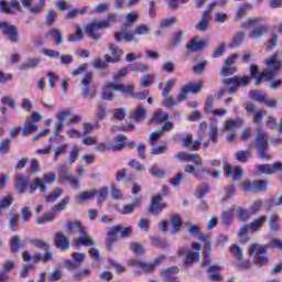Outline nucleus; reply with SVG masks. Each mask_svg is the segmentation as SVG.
<instances>
[{
  "label": "nucleus",
  "instance_id": "nucleus-1",
  "mask_svg": "<svg viewBox=\"0 0 282 282\" xmlns=\"http://www.w3.org/2000/svg\"><path fill=\"white\" fill-rule=\"evenodd\" d=\"M269 248L282 250V240L279 238H272L269 245H250L249 257H253V263L256 265H259V268H263V265H268V263L270 262V259L268 258V256H265Z\"/></svg>",
  "mask_w": 282,
  "mask_h": 282
},
{
  "label": "nucleus",
  "instance_id": "nucleus-2",
  "mask_svg": "<svg viewBox=\"0 0 282 282\" xmlns=\"http://www.w3.org/2000/svg\"><path fill=\"white\" fill-rule=\"evenodd\" d=\"M267 68L260 75H257L259 66L252 64L250 66V76L254 78L256 85H260L261 80L265 78V80H272V77L279 74V69H281V62L276 58V55L271 56L269 59L264 61Z\"/></svg>",
  "mask_w": 282,
  "mask_h": 282
},
{
  "label": "nucleus",
  "instance_id": "nucleus-3",
  "mask_svg": "<svg viewBox=\"0 0 282 282\" xmlns=\"http://www.w3.org/2000/svg\"><path fill=\"white\" fill-rule=\"evenodd\" d=\"M117 21H118V15L110 14L107 17L106 20L89 23L86 26L85 32L90 39H94L95 41H100V33H98L96 31L97 30H107V28H109V25H111V23H116Z\"/></svg>",
  "mask_w": 282,
  "mask_h": 282
},
{
  "label": "nucleus",
  "instance_id": "nucleus-4",
  "mask_svg": "<svg viewBox=\"0 0 282 282\" xmlns=\"http://www.w3.org/2000/svg\"><path fill=\"white\" fill-rule=\"evenodd\" d=\"M113 91H120L121 94H131V85L109 83L102 87L101 98L102 100H113Z\"/></svg>",
  "mask_w": 282,
  "mask_h": 282
},
{
  "label": "nucleus",
  "instance_id": "nucleus-5",
  "mask_svg": "<svg viewBox=\"0 0 282 282\" xmlns=\"http://www.w3.org/2000/svg\"><path fill=\"white\" fill-rule=\"evenodd\" d=\"M94 80V73H86L80 82L82 96L84 98H96V87L89 86Z\"/></svg>",
  "mask_w": 282,
  "mask_h": 282
},
{
  "label": "nucleus",
  "instance_id": "nucleus-6",
  "mask_svg": "<svg viewBox=\"0 0 282 282\" xmlns=\"http://www.w3.org/2000/svg\"><path fill=\"white\" fill-rule=\"evenodd\" d=\"M256 149H258V155L262 160H272V154L265 152L268 151V139L264 132H259L256 138Z\"/></svg>",
  "mask_w": 282,
  "mask_h": 282
},
{
  "label": "nucleus",
  "instance_id": "nucleus-7",
  "mask_svg": "<svg viewBox=\"0 0 282 282\" xmlns=\"http://www.w3.org/2000/svg\"><path fill=\"white\" fill-rule=\"evenodd\" d=\"M23 8L30 12V14H41L45 10L47 0H20Z\"/></svg>",
  "mask_w": 282,
  "mask_h": 282
},
{
  "label": "nucleus",
  "instance_id": "nucleus-8",
  "mask_svg": "<svg viewBox=\"0 0 282 282\" xmlns=\"http://www.w3.org/2000/svg\"><path fill=\"white\" fill-rule=\"evenodd\" d=\"M56 182V173H45L43 177H35L33 184L40 187V193H45L47 191L46 184H54Z\"/></svg>",
  "mask_w": 282,
  "mask_h": 282
},
{
  "label": "nucleus",
  "instance_id": "nucleus-9",
  "mask_svg": "<svg viewBox=\"0 0 282 282\" xmlns=\"http://www.w3.org/2000/svg\"><path fill=\"white\" fill-rule=\"evenodd\" d=\"M109 50H110L111 55L106 54L104 56L106 63H119L120 58H122V54H124L122 48H120V46H118L115 43H110L109 44Z\"/></svg>",
  "mask_w": 282,
  "mask_h": 282
},
{
  "label": "nucleus",
  "instance_id": "nucleus-10",
  "mask_svg": "<svg viewBox=\"0 0 282 282\" xmlns=\"http://www.w3.org/2000/svg\"><path fill=\"white\" fill-rule=\"evenodd\" d=\"M268 188V182L265 181H247L242 184L243 191H252L253 193H263Z\"/></svg>",
  "mask_w": 282,
  "mask_h": 282
},
{
  "label": "nucleus",
  "instance_id": "nucleus-11",
  "mask_svg": "<svg viewBox=\"0 0 282 282\" xmlns=\"http://www.w3.org/2000/svg\"><path fill=\"white\" fill-rule=\"evenodd\" d=\"M1 32L8 36L11 43H17L19 41V31L15 25H12L8 22H2L0 26Z\"/></svg>",
  "mask_w": 282,
  "mask_h": 282
},
{
  "label": "nucleus",
  "instance_id": "nucleus-12",
  "mask_svg": "<svg viewBox=\"0 0 282 282\" xmlns=\"http://www.w3.org/2000/svg\"><path fill=\"white\" fill-rule=\"evenodd\" d=\"M62 171H64V173L59 174L61 184H65V182H68L72 188H75V191H78V188H80V182L78 181V177H76L75 175L68 174L67 167L65 166H62Z\"/></svg>",
  "mask_w": 282,
  "mask_h": 282
},
{
  "label": "nucleus",
  "instance_id": "nucleus-13",
  "mask_svg": "<svg viewBox=\"0 0 282 282\" xmlns=\"http://www.w3.org/2000/svg\"><path fill=\"white\" fill-rule=\"evenodd\" d=\"M237 55H230L225 61L224 67L220 70L221 76H232V74L237 73V67L232 66L235 65V61H237Z\"/></svg>",
  "mask_w": 282,
  "mask_h": 282
},
{
  "label": "nucleus",
  "instance_id": "nucleus-14",
  "mask_svg": "<svg viewBox=\"0 0 282 282\" xmlns=\"http://www.w3.org/2000/svg\"><path fill=\"white\" fill-rule=\"evenodd\" d=\"M175 158L180 160V162H193L196 166H202V156L199 154L178 152L175 154Z\"/></svg>",
  "mask_w": 282,
  "mask_h": 282
},
{
  "label": "nucleus",
  "instance_id": "nucleus-15",
  "mask_svg": "<svg viewBox=\"0 0 282 282\" xmlns=\"http://www.w3.org/2000/svg\"><path fill=\"white\" fill-rule=\"evenodd\" d=\"M192 248L193 250L196 251L188 252V254L185 258L184 265H191L192 263L199 261V250H202V245L199 242H194L192 245Z\"/></svg>",
  "mask_w": 282,
  "mask_h": 282
},
{
  "label": "nucleus",
  "instance_id": "nucleus-16",
  "mask_svg": "<svg viewBox=\"0 0 282 282\" xmlns=\"http://www.w3.org/2000/svg\"><path fill=\"white\" fill-rule=\"evenodd\" d=\"M224 173H225L226 177H234L235 182L241 180V177L243 175V172L240 166L232 167L229 164H225Z\"/></svg>",
  "mask_w": 282,
  "mask_h": 282
},
{
  "label": "nucleus",
  "instance_id": "nucleus-17",
  "mask_svg": "<svg viewBox=\"0 0 282 282\" xmlns=\"http://www.w3.org/2000/svg\"><path fill=\"white\" fill-rule=\"evenodd\" d=\"M258 171L260 173H265L267 175H272L278 171L282 172V163L275 162L273 164H261V165H258Z\"/></svg>",
  "mask_w": 282,
  "mask_h": 282
},
{
  "label": "nucleus",
  "instance_id": "nucleus-18",
  "mask_svg": "<svg viewBox=\"0 0 282 282\" xmlns=\"http://www.w3.org/2000/svg\"><path fill=\"white\" fill-rule=\"evenodd\" d=\"M54 243L58 250H69L70 248L69 239L61 231L55 234Z\"/></svg>",
  "mask_w": 282,
  "mask_h": 282
},
{
  "label": "nucleus",
  "instance_id": "nucleus-19",
  "mask_svg": "<svg viewBox=\"0 0 282 282\" xmlns=\"http://www.w3.org/2000/svg\"><path fill=\"white\" fill-rule=\"evenodd\" d=\"M212 19L213 17L210 15V10H206L203 13V17L199 20V22L195 25V30H198V32H206V30H208V25Z\"/></svg>",
  "mask_w": 282,
  "mask_h": 282
},
{
  "label": "nucleus",
  "instance_id": "nucleus-20",
  "mask_svg": "<svg viewBox=\"0 0 282 282\" xmlns=\"http://www.w3.org/2000/svg\"><path fill=\"white\" fill-rule=\"evenodd\" d=\"M164 208H166V205L162 203V196H154L150 206V213H152V215H159Z\"/></svg>",
  "mask_w": 282,
  "mask_h": 282
},
{
  "label": "nucleus",
  "instance_id": "nucleus-21",
  "mask_svg": "<svg viewBox=\"0 0 282 282\" xmlns=\"http://www.w3.org/2000/svg\"><path fill=\"white\" fill-rule=\"evenodd\" d=\"M241 127H243V119H228L224 124V130L229 131V133H232V131H237V129Z\"/></svg>",
  "mask_w": 282,
  "mask_h": 282
},
{
  "label": "nucleus",
  "instance_id": "nucleus-22",
  "mask_svg": "<svg viewBox=\"0 0 282 282\" xmlns=\"http://www.w3.org/2000/svg\"><path fill=\"white\" fill-rule=\"evenodd\" d=\"M163 261H166V257L160 256L154 260V263L140 262L139 268L145 273L153 272V270H155V267L160 265V263H162Z\"/></svg>",
  "mask_w": 282,
  "mask_h": 282
},
{
  "label": "nucleus",
  "instance_id": "nucleus-23",
  "mask_svg": "<svg viewBox=\"0 0 282 282\" xmlns=\"http://www.w3.org/2000/svg\"><path fill=\"white\" fill-rule=\"evenodd\" d=\"M250 76H243V77H237L234 76L231 78L223 79L224 85H242V87H246V85H249L250 83Z\"/></svg>",
  "mask_w": 282,
  "mask_h": 282
},
{
  "label": "nucleus",
  "instance_id": "nucleus-24",
  "mask_svg": "<svg viewBox=\"0 0 282 282\" xmlns=\"http://www.w3.org/2000/svg\"><path fill=\"white\" fill-rule=\"evenodd\" d=\"M204 82L198 80L197 83H189L181 88L183 94H198L202 90Z\"/></svg>",
  "mask_w": 282,
  "mask_h": 282
},
{
  "label": "nucleus",
  "instance_id": "nucleus-25",
  "mask_svg": "<svg viewBox=\"0 0 282 282\" xmlns=\"http://www.w3.org/2000/svg\"><path fill=\"white\" fill-rule=\"evenodd\" d=\"M65 230L67 235H74V230H78L79 235H85V227L78 220L66 223Z\"/></svg>",
  "mask_w": 282,
  "mask_h": 282
},
{
  "label": "nucleus",
  "instance_id": "nucleus-26",
  "mask_svg": "<svg viewBox=\"0 0 282 282\" xmlns=\"http://www.w3.org/2000/svg\"><path fill=\"white\" fill-rule=\"evenodd\" d=\"M45 39H47L48 41H54L55 45H62L63 44V32H61L57 29L50 30L45 34Z\"/></svg>",
  "mask_w": 282,
  "mask_h": 282
},
{
  "label": "nucleus",
  "instance_id": "nucleus-27",
  "mask_svg": "<svg viewBox=\"0 0 282 282\" xmlns=\"http://www.w3.org/2000/svg\"><path fill=\"white\" fill-rule=\"evenodd\" d=\"M30 186V180L25 178L23 174H18L15 176V188L19 193L23 194Z\"/></svg>",
  "mask_w": 282,
  "mask_h": 282
},
{
  "label": "nucleus",
  "instance_id": "nucleus-28",
  "mask_svg": "<svg viewBox=\"0 0 282 282\" xmlns=\"http://www.w3.org/2000/svg\"><path fill=\"white\" fill-rule=\"evenodd\" d=\"M207 43L206 40L199 41V37L196 36L187 44V50H189V52H202V48L207 45Z\"/></svg>",
  "mask_w": 282,
  "mask_h": 282
},
{
  "label": "nucleus",
  "instance_id": "nucleus-29",
  "mask_svg": "<svg viewBox=\"0 0 282 282\" xmlns=\"http://www.w3.org/2000/svg\"><path fill=\"white\" fill-rule=\"evenodd\" d=\"M265 216H259L256 218L251 224H249V232L254 234L261 230V228H263V224H265Z\"/></svg>",
  "mask_w": 282,
  "mask_h": 282
},
{
  "label": "nucleus",
  "instance_id": "nucleus-30",
  "mask_svg": "<svg viewBox=\"0 0 282 282\" xmlns=\"http://www.w3.org/2000/svg\"><path fill=\"white\" fill-rule=\"evenodd\" d=\"M74 243L77 248L80 246H96V242L91 239V237L87 236V231L85 230V235H80L79 238L74 240Z\"/></svg>",
  "mask_w": 282,
  "mask_h": 282
},
{
  "label": "nucleus",
  "instance_id": "nucleus-31",
  "mask_svg": "<svg viewBox=\"0 0 282 282\" xmlns=\"http://www.w3.org/2000/svg\"><path fill=\"white\" fill-rule=\"evenodd\" d=\"M35 131H39V127L35 126L32 119H26V121L24 122V127L22 129V135L23 137L32 135V133H35Z\"/></svg>",
  "mask_w": 282,
  "mask_h": 282
},
{
  "label": "nucleus",
  "instance_id": "nucleus-32",
  "mask_svg": "<svg viewBox=\"0 0 282 282\" xmlns=\"http://www.w3.org/2000/svg\"><path fill=\"white\" fill-rule=\"evenodd\" d=\"M135 36H138L135 31H133V32L124 31L123 33H120V32L115 33V39L118 42L122 41V37H123L124 41H127L128 43H131V42L135 41Z\"/></svg>",
  "mask_w": 282,
  "mask_h": 282
},
{
  "label": "nucleus",
  "instance_id": "nucleus-33",
  "mask_svg": "<svg viewBox=\"0 0 282 282\" xmlns=\"http://www.w3.org/2000/svg\"><path fill=\"white\" fill-rule=\"evenodd\" d=\"M223 270L221 267H219L218 264H214L212 267H209L207 269V273L209 274L208 275V279L209 281H221V275H219V271Z\"/></svg>",
  "mask_w": 282,
  "mask_h": 282
},
{
  "label": "nucleus",
  "instance_id": "nucleus-34",
  "mask_svg": "<svg viewBox=\"0 0 282 282\" xmlns=\"http://www.w3.org/2000/svg\"><path fill=\"white\" fill-rule=\"evenodd\" d=\"M269 30L268 25L261 24L249 33V39H261L263 34H268Z\"/></svg>",
  "mask_w": 282,
  "mask_h": 282
},
{
  "label": "nucleus",
  "instance_id": "nucleus-35",
  "mask_svg": "<svg viewBox=\"0 0 282 282\" xmlns=\"http://www.w3.org/2000/svg\"><path fill=\"white\" fill-rule=\"evenodd\" d=\"M252 4H250L249 2H245L243 4H241L236 12V21H241V19H243V17H246V14H248V12L252 10Z\"/></svg>",
  "mask_w": 282,
  "mask_h": 282
},
{
  "label": "nucleus",
  "instance_id": "nucleus-36",
  "mask_svg": "<svg viewBox=\"0 0 282 282\" xmlns=\"http://www.w3.org/2000/svg\"><path fill=\"white\" fill-rule=\"evenodd\" d=\"M22 259L23 261H25V263H29V261H32L33 263L32 265H36V263H39L40 261H43V254L36 253L32 256L30 251H24L22 253Z\"/></svg>",
  "mask_w": 282,
  "mask_h": 282
},
{
  "label": "nucleus",
  "instance_id": "nucleus-37",
  "mask_svg": "<svg viewBox=\"0 0 282 282\" xmlns=\"http://www.w3.org/2000/svg\"><path fill=\"white\" fill-rule=\"evenodd\" d=\"M85 39V34L83 33V29L80 25H75V33L68 35V43H76L78 41H83Z\"/></svg>",
  "mask_w": 282,
  "mask_h": 282
},
{
  "label": "nucleus",
  "instance_id": "nucleus-38",
  "mask_svg": "<svg viewBox=\"0 0 282 282\" xmlns=\"http://www.w3.org/2000/svg\"><path fill=\"white\" fill-rule=\"evenodd\" d=\"M142 200L140 198H137L132 204L124 205L123 208L120 210L121 215H131L135 208L140 206Z\"/></svg>",
  "mask_w": 282,
  "mask_h": 282
},
{
  "label": "nucleus",
  "instance_id": "nucleus-39",
  "mask_svg": "<svg viewBox=\"0 0 282 282\" xmlns=\"http://www.w3.org/2000/svg\"><path fill=\"white\" fill-rule=\"evenodd\" d=\"M96 193H98V191L96 189H93L90 192H82L75 197V202H77V204H80L82 202H88V199H94Z\"/></svg>",
  "mask_w": 282,
  "mask_h": 282
},
{
  "label": "nucleus",
  "instance_id": "nucleus-40",
  "mask_svg": "<svg viewBox=\"0 0 282 282\" xmlns=\"http://www.w3.org/2000/svg\"><path fill=\"white\" fill-rule=\"evenodd\" d=\"M199 241H204L205 247L203 250V257H210V250H213V245H210V236L200 235Z\"/></svg>",
  "mask_w": 282,
  "mask_h": 282
},
{
  "label": "nucleus",
  "instance_id": "nucleus-41",
  "mask_svg": "<svg viewBox=\"0 0 282 282\" xmlns=\"http://www.w3.org/2000/svg\"><path fill=\"white\" fill-rule=\"evenodd\" d=\"M132 118L135 122H142L144 118H147V109H144L143 105H140L132 113Z\"/></svg>",
  "mask_w": 282,
  "mask_h": 282
},
{
  "label": "nucleus",
  "instance_id": "nucleus-42",
  "mask_svg": "<svg viewBox=\"0 0 282 282\" xmlns=\"http://www.w3.org/2000/svg\"><path fill=\"white\" fill-rule=\"evenodd\" d=\"M269 228L273 232H279L281 230V224H279V215L273 214L269 218Z\"/></svg>",
  "mask_w": 282,
  "mask_h": 282
},
{
  "label": "nucleus",
  "instance_id": "nucleus-43",
  "mask_svg": "<svg viewBox=\"0 0 282 282\" xmlns=\"http://www.w3.org/2000/svg\"><path fill=\"white\" fill-rule=\"evenodd\" d=\"M149 173L153 176V177H165L166 176V172L160 167V165L158 164H153L149 167Z\"/></svg>",
  "mask_w": 282,
  "mask_h": 282
},
{
  "label": "nucleus",
  "instance_id": "nucleus-44",
  "mask_svg": "<svg viewBox=\"0 0 282 282\" xmlns=\"http://www.w3.org/2000/svg\"><path fill=\"white\" fill-rule=\"evenodd\" d=\"M68 204H69V196H65L59 203L53 206L52 208L53 215H56V213H61V210H65Z\"/></svg>",
  "mask_w": 282,
  "mask_h": 282
},
{
  "label": "nucleus",
  "instance_id": "nucleus-45",
  "mask_svg": "<svg viewBox=\"0 0 282 282\" xmlns=\"http://www.w3.org/2000/svg\"><path fill=\"white\" fill-rule=\"evenodd\" d=\"M116 145L111 147V151H122L124 149V142H127V137L124 134H119L115 138Z\"/></svg>",
  "mask_w": 282,
  "mask_h": 282
},
{
  "label": "nucleus",
  "instance_id": "nucleus-46",
  "mask_svg": "<svg viewBox=\"0 0 282 282\" xmlns=\"http://www.w3.org/2000/svg\"><path fill=\"white\" fill-rule=\"evenodd\" d=\"M236 160L238 162H241L242 164H246L250 158H252V152L250 150H245V151H238L235 154Z\"/></svg>",
  "mask_w": 282,
  "mask_h": 282
},
{
  "label": "nucleus",
  "instance_id": "nucleus-47",
  "mask_svg": "<svg viewBox=\"0 0 282 282\" xmlns=\"http://www.w3.org/2000/svg\"><path fill=\"white\" fill-rule=\"evenodd\" d=\"M134 34H137V36H149V34H151V26L148 24H139L134 29Z\"/></svg>",
  "mask_w": 282,
  "mask_h": 282
},
{
  "label": "nucleus",
  "instance_id": "nucleus-48",
  "mask_svg": "<svg viewBox=\"0 0 282 282\" xmlns=\"http://www.w3.org/2000/svg\"><path fill=\"white\" fill-rule=\"evenodd\" d=\"M41 59L37 57L29 58L26 63L22 64L20 69H34V67H39Z\"/></svg>",
  "mask_w": 282,
  "mask_h": 282
},
{
  "label": "nucleus",
  "instance_id": "nucleus-49",
  "mask_svg": "<svg viewBox=\"0 0 282 282\" xmlns=\"http://www.w3.org/2000/svg\"><path fill=\"white\" fill-rule=\"evenodd\" d=\"M29 243H31V246L34 248H39L40 250H50V245L41 239H31Z\"/></svg>",
  "mask_w": 282,
  "mask_h": 282
},
{
  "label": "nucleus",
  "instance_id": "nucleus-50",
  "mask_svg": "<svg viewBox=\"0 0 282 282\" xmlns=\"http://www.w3.org/2000/svg\"><path fill=\"white\" fill-rule=\"evenodd\" d=\"M236 213H237V216H238V219H240L241 221H248V218L249 217H252V214L250 212V209H243L241 207H238L236 209Z\"/></svg>",
  "mask_w": 282,
  "mask_h": 282
},
{
  "label": "nucleus",
  "instance_id": "nucleus-51",
  "mask_svg": "<svg viewBox=\"0 0 282 282\" xmlns=\"http://www.w3.org/2000/svg\"><path fill=\"white\" fill-rule=\"evenodd\" d=\"M170 224L172 232H180V228H182V219H180L177 215L172 216Z\"/></svg>",
  "mask_w": 282,
  "mask_h": 282
},
{
  "label": "nucleus",
  "instance_id": "nucleus-52",
  "mask_svg": "<svg viewBox=\"0 0 282 282\" xmlns=\"http://www.w3.org/2000/svg\"><path fill=\"white\" fill-rule=\"evenodd\" d=\"M230 254H232V257L237 259V261L241 260L243 258V249H241V247L237 245H234L230 248Z\"/></svg>",
  "mask_w": 282,
  "mask_h": 282
},
{
  "label": "nucleus",
  "instance_id": "nucleus-53",
  "mask_svg": "<svg viewBox=\"0 0 282 282\" xmlns=\"http://www.w3.org/2000/svg\"><path fill=\"white\" fill-rule=\"evenodd\" d=\"M248 232H250L249 225L242 226L238 232V237H239L240 241H242L243 243H247V241H248V236H247Z\"/></svg>",
  "mask_w": 282,
  "mask_h": 282
},
{
  "label": "nucleus",
  "instance_id": "nucleus-54",
  "mask_svg": "<svg viewBox=\"0 0 282 282\" xmlns=\"http://www.w3.org/2000/svg\"><path fill=\"white\" fill-rule=\"evenodd\" d=\"M250 98L257 102H263L267 98L265 94L261 90H253L250 93Z\"/></svg>",
  "mask_w": 282,
  "mask_h": 282
},
{
  "label": "nucleus",
  "instance_id": "nucleus-55",
  "mask_svg": "<svg viewBox=\"0 0 282 282\" xmlns=\"http://www.w3.org/2000/svg\"><path fill=\"white\" fill-rule=\"evenodd\" d=\"M243 39H246V34L243 32L236 34L234 37V41L230 43L229 46L232 48L239 47V45H241V43H243Z\"/></svg>",
  "mask_w": 282,
  "mask_h": 282
},
{
  "label": "nucleus",
  "instance_id": "nucleus-56",
  "mask_svg": "<svg viewBox=\"0 0 282 282\" xmlns=\"http://www.w3.org/2000/svg\"><path fill=\"white\" fill-rule=\"evenodd\" d=\"M109 195V189L107 187H101L98 189V198L97 204L100 206L107 199V196Z\"/></svg>",
  "mask_w": 282,
  "mask_h": 282
},
{
  "label": "nucleus",
  "instance_id": "nucleus-57",
  "mask_svg": "<svg viewBox=\"0 0 282 282\" xmlns=\"http://www.w3.org/2000/svg\"><path fill=\"white\" fill-rule=\"evenodd\" d=\"M79 153H80V148H78V145H73L70 148V152H69V162H70V164H74L76 162V160L78 159Z\"/></svg>",
  "mask_w": 282,
  "mask_h": 282
},
{
  "label": "nucleus",
  "instance_id": "nucleus-58",
  "mask_svg": "<svg viewBox=\"0 0 282 282\" xmlns=\"http://www.w3.org/2000/svg\"><path fill=\"white\" fill-rule=\"evenodd\" d=\"M214 104H215V97L208 96L205 101V113H210L215 110Z\"/></svg>",
  "mask_w": 282,
  "mask_h": 282
},
{
  "label": "nucleus",
  "instance_id": "nucleus-59",
  "mask_svg": "<svg viewBox=\"0 0 282 282\" xmlns=\"http://www.w3.org/2000/svg\"><path fill=\"white\" fill-rule=\"evenodd\" d=\"M153 120L155 122H166V120H169V113H164V111H162V109H159L155 112Z\"/></svg>",
  "mask_w": 282,
  "mask_h": 282
},
{
  "label": "nucleus",
  "instance_id": "nucleus-60",
  "mask_svg": "<svg viewBox=\"0 0 282 282\" xmlns=\"http://www.w3.org/2000/svg\"><path fill=\"white\" fill-rule=\"evenodd\" d=\"M61 195H63V189L56 188L55 191L46 195V202L48 203L56 202L57 197H59Z\"/></svg>",
  "mask_w": 282,
  "mask_h": 282
},
{
  "label": "nucleus",
  "instance_id": "nucleus-61",
  "mask_svg": "<svg viewBox=\"0 0 282 282\" xmlns=\"http://www.w3.org/2000/svg\"><path fill=\"white\" fill-rule=\"evenodd\" d=\"M56 17H58V13L54 10H50L45 18L46 25H54V22L56 21Z\"/></svg>",
  "mask_w": 282,
  "mask_h": 282
},
{
  "label": "nucleus",
  "instance_id": "nucleus-62",
  "mask_svg": "<svg viewBox=\"0 0 282 282\" xmlns=\"http://www.w3.org/2000/svg\"><path fill=\"white\" fill-rule=\"evenodd\" d=\"M9 226L13 232L19 230V216L18 214H13L9 220Z\"/></svg>",
  "mask_w": 282,
  "mask_h": 282
},
{
  "label": "nucleus",
  "instance_id": "nucleus-63",
  "mask_svg": "<svg viewBox=\"0 0 282 282\" xmlns=\"http://www.w3.org/2000/svg\"><path fill=\"white\" fill-rule=\"evenodd\" d=\"M232 217H235V209H229L223 214V224L228 226L232 221Z\"/></svg>",
  "mask_w": 282,
  "mask_h": 282
},
{
  "label": "nucleus",
  "instance_id": "nucleus-64",
  "mask_svg": "<svg viewBox=\"0 0 282 282\" xmlns=\"http://www.w3.org/2000/svg\"><path fill=\"white\" fill-rule=\"evenodd\" d=\"M11 252H19V248H21V240H19V236H13L10 241Z\"/></svg>",
  "mask_w": 282,
  "mask_h": 282
}]
</instances>
